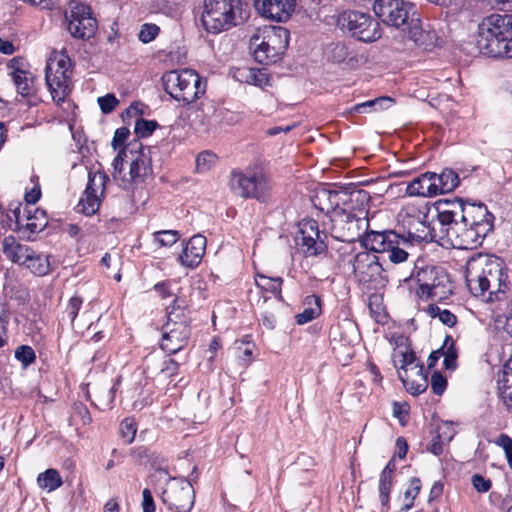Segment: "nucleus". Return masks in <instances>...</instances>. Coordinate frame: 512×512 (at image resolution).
<instances>
[{
    "mask_svg": "<svg viewBox=\"0 0 512 512\" xmlns=\"http://www.w3.org/2000/svg\"><path fill=\"white\" fill-rule=\"evenodd\" d=\"M18 63L19 61L16 58L11 60V64L9 66L12 69L11 76L18 94L22 97H29L33 94V77L30 76L28 71L16 66Z\"/></svg>",
    "mask_w": 512,
    "mask_h": 512,
    "instance_id": "obj_31",
    "label": "nucleus"
},
{
    "mask_svg": "<svg viewBox=\"0 0 512 512\" xmlns=\"http://www.w3.org/2000/svg\"><path fill=\"white\" fill-rule=\"evenodd\" d=\"M304 309L295 316L296 323L304 325L318 318L322 313V299L320 296L311 294L304 298Z\"/></svg>",
    "mask_w": 512,
    "mask_h": 512,
    "instance_id": "obj_32",
    "label": "nucleus"
},
{
    "mask_svg": "<svg viewBox=\"0 0 512 512\" xmlns=\"http://www.w3.org/2000/svg\"><path fill=\"white\" fill-rule=\"evenodd\" d=\"M443 365L447 370H455L457 368L458 352L455 341L452 336L447 335L444 339Z\"/></svg>",
    "mask_w": 512,
    "mask_h": 512,
    "instance_id": "obj_41",
    "label": "nucleus"
},
{
    "mask_svg": "<svg viewBox=\"0 0 512 512\" xmlns=\"http://www.w3.org/2000/svg\"><path fill=\"white\" fill-rule=\"evenodd\" d=\"M190 325V318L187 315V309L179 304L178 299H174L173 304L167 308V322L165 324Z\"/></svg>",
    "mask_w": 512,
    "mask_h": 512,
    "instance_id": "obj_39",
    "label": "nucleus"
},
{
    "mask_svg": "<svg viewBox=\"0 0 512 512\" xmlns=\"http://www.w3.org/2000/svg\"><path fill=\"white\" fill-rule=\"evenodd\" d=\"M373 11L385 25L402 32L419 15L415 5L404 0H375Z\"/></svg>",
    "mask_w": 512,
    "mask_h": 512,
    "instance_id": "obj_11",
    "label": "nucleus"
},
{
    "mask_svg": "<svg viewBox=\"0 0 512 512\" xmlns=\"http://www.w3.org/2000/svg\"><path fill=\"white\" fill-rule=\"evenodd\" d=\"M137 427L133 418H125L120 424V435L126 444H131L136 436Z\"/></svg>",
    "mask_w": 512,
    "mask_h": 512,
    "instance_id": "obj_49",
    "label": "nucleus"
},
{
    "mask_svg": "<svg viewBox=\"0 0 512 512\" xmlns=\"http://www.w3.org/2000/svg\"><path fill=\"white\" fill-rule=\"evenodd\" d=\"M465 280L473 296L479 297L484 296L486 293L489 294L482 265L469 263L466 268Z\"/></svg>",
    "mask_w": 512,
    "mask_h": 512,
    "instance_id": "obj_28",
    "label": "nucleus"
},
{
    "mask_svg": "<svg viewBox=\"0 0 512 512\" xmlns=\"http://www.w3.org/2000/svg\"><path fill=\"white\" fill-rule=\"evenodd\" d=\"M436 186L433 181V172L427 171L408 182L406 194L416 197H435L437 196Z\"/></svg>",
    "mask_w": 512,
    "mask_h": 512,
    "instance_id": "obj_27",
    "label": "nucleus"
},
{
    "mask_svg": "<svg viewBox=\"0 0 512 512\" xmlns=\"http://www.w3.org/2000/svg\"><path fill=\"white\" fill-rule=\"evenodd\" d=\"M406 403L393 402V416L397 418L401 425H405L408 417V408Z\"/></svg>",
    "mask_w": 512,
    "mask_h": 512,
    "instance_id": "obj_59",
    "label": "nucleus"
},
{
    "mask_svg": "<svg viewBox=\"0 0 512 512\" xmlns=\"http://www.w3.org/2000/svg\"><path fill=\"white\" fill-rule=\"evenodd\" d=\"M337 25L341 30L365 43L374 42L382 35L379 22L371 15L359 11L342 12L338 16Z\"/></svg>",
    "mask_w": 512,
    "mask_h": 512,
    "instance_id": "obj_10",
    "label": "nucleus"
},
{
    "mask_svg": "<svg viewBox=\"0 0 512 512\" xmlns=\"http://www.w3.org/2000/svg\"><path fill=\"white\" fill-rule=\"evenodd\" d=\"M230 186L244 199H255L258 202H267L272 192V182L263 172L232 171Z\"/></svg>",
    "mask_w": 512,
    "mask_h": 512,
    "instance_id": "obj_8",
    "label": "nucleus"
},
{
    "mask_svg": "<svg viewBox=\"0 0 512 512\" xmlns=\"http://www.w3.org/2000/svg\"><path fill=\"white\" fill-rule=\"evenodd\" d=\"M1 246L2 253L6 259L20 266L27 262L32 249L29 245L21 243L12 235L4 237Z\"/></svg>",
    "mask_w": 512,
    "mask_h": 512,
    "instance_id": "obj_25",
    "label": "nucleus"
},
{
    "mask_svg": "<svg viewBox=\"0 0 512 512\" xmlns=\"http://www.w3.org/2000/svg\"><path fill=\"white\" fill-rule=\"evenodd\" d=\"M368 211L364 208H351L345 210L332 221L331 235L342 242L360 241L366 249L377 253H388V259L394 264L407 261L410 250L414 248V239H423L426 235L408 236L400 235L393 230L369 231Z\"/></svg>",
    "mask_w": 512,
    "mask_h": 512,
    "instance_id": "obj_1",
    "label": "nucleus"
},
{
    "mask_svg": "<svg viewBox=\"0 0 512 512\" xmlns=\"http://www.w3.org/2000/svg\"><path fill=\"white\" fill-rule=\"evenodd\" d=\"M72 76L71 59L65 53L51 56L46 64L45 81L52 98L57 103L64 102L70 92Z\"/></svg>",
    "mask_w": 512,
    "mask_h": 512,
    "instance_id": "obj_9",
    "label": "nucleus"
},
{
    "mask_svg": "<svg viewBox=\"0 0 512 512\" xmlns=\"http://www.w3.org/2000/svg\"><path fill=\"white\" fill-rule=\"evenodd\" d=\"M499 396L505 407L512 411V390L508 386H500Z\"/></svg>",
    "mask_w": 512,
    "mask_h": 512,
    "instance_id": "obj_63",
    "label": "nucleus"
},
{
    "mask_svg": "<svg viewBox=\"0 0 512 512\" xmlns=\"http://www.w3.org/2000/svg\"><path fill=\"white\" fill-rule=\"evenodd\" d=\"M282 284L283 278L281 277H269L261 273L255 275V285L259 289L273 294L280 301L283 300L281 293Z\"/></svg>",
    "mask_w": 512,
    "mask_h": 512,
    "instance_id": "obj_36",
    "label": "nucleus"
},
{
    "mask_svg": "<svg viewBox=\"0 0 512 512\" xmlns=\"http://www.w3.org/2000/svg\"><path fill=\"white\" fill-rule=\"evenodd\" d=\"M41 197V188L38 183L34 185V187L25 193L24 199L26 204L24 207L33 206Z\"/></svg>",
    "mask_w": 512,
    "mask_h": 512,
    "instance_id": "obj_61",
    "label": "nucleus"
},
{
    "mask_svg": "<svg viewBox=\"0 0 512 512\" xmlns=\"http://www.w3.org/2000/svg\"><path fill=\"white\" fill-rule=\"evenodd\" d=\"M403 32L407 33L408 38L423 50L430 51L437 45V33L434 30L424 29L419 15L415 18L413 24H409Z\"/></svg>",
    "mask_w": 512,
    "mask_h": 512,
    "instance_id": "obj_24",
    "label": "nucleus"
},
{
    "mask_svg": "<svg viewBox=\"0 0 512 512\" xmlns=\"http://www.w3.org/2000/svg\"><path fill=\"white\" fill-rule=\"evenodd\" d=\"M439 320L446 326L452 328L456 325L457 323V317L454 313H452L450 310L448 309H443L440 317H439Z\"/></svg>",
    "mask_w": 512,
    "mask_h": 512,
    "instance_id": "obj_64",
    "label": "nucleus"
},
{
    "mask_svg": "<svg viewBox=\"0 0 512 512\" xmlns=\"http://www.w3.org/2000/svg\"><path fill=\"white\" fill-rule=\"evenodd\" d=\"M206 238L197 234L192 236L183 247L182 253L179 255V261L182 265L195 268L200 263L206 250Z\"/></svg>",
    "mask_w": 512,
    "mask_h": 512,
    "instance_id": "obj_23",
    "label": "nucleus"
},
{
    "mask_svg": "<svg viewBox=\"0 0 512 512\" xmlns=\"http://www.w3.org/2000/svg\"><path fill=\"white\" fill-rule=\"evenodd\" d=\"M437 220L440 225L441 233L453 242L454 238L450 235L454 224H459L462 219V210L466 209V203L460 198L442 199L436 203Z\"/></svg>",
    "mask_w": 512,
    "mask_h": 512,
    "instance_id": "obj_19",
    "label": "nucleus"
},
{
    "mask_svg": "<svg viewBox=\"0 0 512 512\" xmlns=\"http://www.w3.org/2000/svg\"><path fill=\"white\" fill-rule=\"evenodd\" d=\"M416 374L419 380H411L408 374H403L401 371L398 372V377L402 382L405 389L414 396L420 395L428 388V371L424 367L423 363H417L414 366Z\"/></svg>",
    "mask_w": 512,
    "mask_h": 512,
    "instance_id": "obj_29",
    "label": "nucleus"
},
{
    "mask_svg": "<svg viewBox=\"0 0 512 512\" xmlns=\"http://www.w3.org/2000/svg\"><path fill=\"white\" fill-rule=\"evenodd\" d=\"M421 490V480L418 477H412L410 479V487L405 491L404 495L406 499H414L418 496Z\"/></svg>",
    "mask_w": 512,
    "mask_h": 512,
    "instance_id": "obj_60",
    "label": "nucleus"
},
{
    "mask_svg": "<svg viewBox=\"0 0 512 512\" xmlns=\"http://www.w3.org/2000/svg\"><path fill=\"white\" fill-rule=\"evenodd\" d=\"M142 508L143 512H155V503L151 491L145 488L142 492Z\"/></svg>",
    "mask_w": 512,
    "mask_h": 512,
    "instance_id": "obj_62",
    "label": "nucleus"
},
{
    "mask_svg": "<svg viewBox=\"0 0 512 512\" xmlns=\"http://www.w3.org/2000/svg\"><path fill=\"white\" fill-rule=\"evenodd\" d=\"M386 253L362 251L354 256L352 266L355 279L369 290H377L385 286L384 268Z\"/></svg>",
    "mask_w": 512,
    "mask_h": 512,
    "instance_id": "obj_7",
    "label": "nucleus"
},
{
    "mask_svg": "<svg viewBox=\"0 0 512 512\" xmlns=\"http://www.w3.org/2000/svg\"><path fill=\"white\" fill-rule=\"evenodd\" d=\"M365 199L366 194L361 192L348 194L343 191L321 188L316 190L312 202L315 208L328 216L332 222L336 215H340L345 210L351 208V204L360 203L363 205Z\"/></svg>",
    "mask_w": 512,
    "mask_h": 512,
    "instance_id": "obj_12",
    "label": "nucleus"
},
{
    "mask_svg": "<svg viewBox=\"0 0 512 512\" xmlns=\"http://www.w3.org/2000/svg\"><path fill=\"white\" fill-rule=\"evenodd\" d=\"M130 134V131L126 127H120L116 129L113 139H112V147L113 149L117 150L120 147H122L127 140L128 136Z\"/></svg>",
    "mask_w": 512,
    "mask_h": 512,
    "instance_id": "obj_58",
    "label": "nucleus"
},
{
    "mask_svg": "<svg viewBox=\"0 0 512 512\" xmlns=\"http://www.w3.org/2000/svg\"><path fill=\"white\" fill-rule=\"evenodd\" d=\"M161 500L173 512H190L195 493L190 480L170 478L161 492Z\"/></svg>",
    "mask_w": 512,
    "mask_h": 512,
    "instance_id": "obj_14",
    "label": "nucleus"
},
{
    "mask_svg": "<svg viewBox=\"0 0 512 512\" xmlns=\"http://www.w3.org/2000/svg\"><path fill=\"white\" fill-rule=\"evenodd\" d=\"M107 180L105 174L89 173L86 189L78 203V207L84 215L91 216L99 210L100 196L104 193Z\"/></svg>",
    "mask_w": 512,
    "mask_h": 512,
    "instance_id": "obj_20",
    "label": "nucleus"
},
{
    "mask_svg": "<svg viewBox=\"0 0 512 512\" xmlns=\"http://www.w3.org/2000/svg\"><path fill=\"white\" fill-rule=\"evenodd\" d=\"M154 242L159 247H171L180 239V233L177 230H161L152 234Z\"/></svg>",
    "mask_w": 512,
    "mask_h": 512,
    "instance_id": "obj_44",
    "label": "nucleus"
},
{
    "mask_svg": "<svg viewBox=\"0 0 512 512\" xmlns=\"http://www.w3.org/2000/svg\"><path fill=\"white\" fill-rule=\"evenodd\" d=\"M130 165L127 176L122 178V186L129 188L133 184H141L152 175V161L143 148L141 142L134 141L129 144Z\"/></svg>",
    "mask_w": 512,
    "mask_h": 512,
    "instance_id": "obj_16",
    "label": "nucleus"
},
{
    "mask_svg": "<svg viewBox=\"0 0 512 512\" xmlns=\"http://www.w3.org/2000/svg\"><path fill=\"white\" fill-rule=\"evenodd\" d=\"M14 358L20 362L23 369H27L36 362V353L29 345H19L14 351Z\"/></svg>",
    "mask_w": 512,
    "mask_h": 512,
    "instance_id": "obj_43",
    "label": "nucleus"
},
{
    "mask_svg": "<svg viewBox=\"0 0 512 512\" xmlns=\"http://www.w3.org/2000/svg\"><path fill=\"white\" fill-rule=\"evenodd\" d=\"M9 313L5 309L0 310V348L8 343Z\"/></svg>",
    "mask_w": 512,
    "mask_h": 512,
    "instance_id": "obj_56",
    "label": "nucleus"
},
{
    "mask_svg": "<svg viewBox=\"0 0 512 512\" xmlns=\"http://www.w3.org/2000/svg\"><path fill=\"white\" fill-rule=\"evenodd\" d=\"M327 59L333 63L357 62L356 55L352 53L347 44L344 42L332 43L327 48Z\"/></svg>",
    "mask_w": 512,
    "mask_h": 512,
    "instance_id": "obj_35",
    "label": "nucleus"
},
{
    "mask_svg": "<svg viewBox=\"0 0 512 512\" xmlns=\"http://www.w3.org/2000/svg\"><path fill=\"white\" fill-rule=\"evenodd\" d=\"M266 40V46L274 50L281 57L287 50L290 39V32L287 28L281 26L264 27L260 30Z\"/></svg>",
    "mask_w": 512,
    "mask_h": 512,
    "instance_id": "obj_26",
    "label": "nucleus"
},
{
    "mask_svg": "<svg viewBox=\"0 0 512 512\" xmlns=\"http://www.w3.org/2000/svg\"><path fill=\"white\" fill-rule=\"evenodd\" d=\"M248 17V3L244 0H204L201 23L208 33L219 34Z\"/></svg>",
    "mask_w": 512,
    "mask_h": 512,
    "instance_id": "obj_4",
    "label": "nucleus"
},
{
    "mask_svg": "<svg viewBox=\"0 0 512 512\" xmlns=\"http://www.w3.org/2000/svg\"><path fill=\"white\" fill-rule=\"evenodd\" d=\"M261 16L278 23L288 21L296 7V0H255Z\"/></svg>",
    "mask_w": 512,
    "mask_h": 512,
    "instance_id": "obj_21",
    "label": "nucleus"
},
{
    "mask_svg": "<svg viewBox=\"0 0 512 512\" xmlns=\"http://www.w3.org/2000/svg\"><path fill=\"white\" fill-rule=\"evenodd\" d=\"M82 304L83 298L78 295H74L69 299L66 307V313L72 323L75 321Z\"/></svg>",
    "mask_w": 512,
    "mask_h": 512,
    "instance_id": "obj_55",
    "label": "nucleus"
},
{
    "mask_svg": "<svg viewBox=\"0 0 512 512\" xmlns=\"http://www.w3.org/2000/svg\"><path fill=\"white\" fill-rule=\"evenodd\" d=\"M471 483L473 488L478 493H486L488 492L492 487V482L490 479L485 478L481 474H474L471 477Z\"/></svg>",
    "mask_w": 512,
    "mask_h": 512,
    "instance_id": "obj_54",
    "label": "nucleus"
},
{
    "mask_svg": "<svg viewBox=\"0 0 512 512\" xmlns=\"http://www.w3.org/2000/svg\"><path fill=\"white\" fill-rule=\"evenodd\" d=\"M454 433L450 432L449 434H446L445 432L440 433L438 432L436 437L433 439L432 443L429 445L428 450L436 455L439 456L443 453V442L444 441H451L453 438Z\"/></svg>",
    "mask_w": 512,
    "mask_h": 512,
    "instance_id": "obj_51",
    "label": "nucleus"
},
{
    "mask_svg": "<svg viewBox=\"0 0 512 512\" xmlns=\"http://www.w3.org/2000/svg\"><path fill=\"white\" fill-rule=\"evenodd\" d=\"M296 243L306 257L319 256L327 252V235L319 230V224L314 219H302L298 223Z\"/></svg>",
    "mask_w": 512,
    "mask_h": 512,
    "instance_id": "obj_15",
    "label": "nucleus"
},
{
    "mask_svg": "<svg viewBox=\"0 0 512 512\" xmlns=\"http://www.w3.org/2000/svg\"><path fill=\"white\" fill-rule=\"evenodd\" d=\"M411 278L418 284L417 294L422 298L442 301L453 293V286L446 271L437 266L427 265L415 268Z\"/></svg>",
    "mask_w": 512,
    "mask_h": 512,
    "instance_id": "obj_6",
    "label": "nucleus"
},
{
    "mask_svg": "<svg viewBox=\"0 0 512 512\" xmlns=\"http://www.w3.org/2000/svg\"><path fill=\"white\" fill-rule=\"evenodd\" d=\"M392 485L393 476L381 473L379 478V497L382 506H388L389 504Z\"/></svg>",
    "mask_w": 512,
    "mask_h": 512,
    "instance_id": "obj_47",
    "label": "nucleus"
},
{
    "mask_svg": "<svg viewBox=\"0 0 512 512\" xmlns=\"http://www.w3.org/2000/svg\"><path fill=\"white\" fill-rule=\"evenodd\" d=\"M164 90L176 101L190 104L205 94L206 78L195 70L184 68L170 70L163 74Z\"/></svg>",
    "mask_w": 512,
    "mask_h": 512,
    "instance_id": "obj_5",
    "label": "nucleus"
},
{
    "mask_svg": "<svg viewBox=\"0 0 512 512\" xmlns=\"http://www.w3.org/2000/svg\"><path fill=\"white\" fill-rule=\"evenodd\" d=\"M494 215L484 203H466L462 219L454 224L450 235L452 245L458 249H475L494 228Z\"/></svg>",
    "mask_w": 512,
    "mask_h": 512,
    "instance_id": "obj_2",
    "label": "nucleus"
},
{
    "mask_svg": "<svg viewBox=\"0 0 512 512\" xmlns=\"http://www.w3.org/2000/svg\"><path fill=\"white\" fill-rule=\"evenodd\" d=\"M240 81L263 88L269 85V75L266 68L245 67L238 70Z\"/></svg>",
    "mask_w": 512,
    "mask_h": 512,
    "instance_id": "obj_34",
    "label": "nucleus"
},
{
    "mask_svg": "<svg viewBox=\"0 0 512 512\" xmlns=\"http://www.w3.org/2000/svg\"><path fill=\"white\" fill-rule=\"evenodd\" d=\"M13 214L15 216L16 230L26 239L43 231L48 225V216L45 210L27 206H18Z\"/></svg>",
    "mask_w": 512,
    "mask_h": 512,
    "instance_id": "obj_17",
    "label": "nucleus"
},
{
    "mask_svg": "<svg viewBox=\"0 0 512 512\" xmlns=\"http://www.w3.org/2000/svg\"><path fill=\"white\" fill-rule=\"evenodd\" d=\"M217 160L218 158L215 153L207 150L202 151L196 157V172L205 173L209 171L216 164Z\"/></svg>",
    "mask_w": 512,
    "mask_h": 512,
    "instance_id": "obj_46",
    "label": "nucleus"
},
{
    "mask_svg": "<svg viewBox=\"0 0 512 512\" xmlns=\"http://www.w3.org/2000/svg\"><path fill=\"white\" fill-rule=\"evenodd\" d=\"M27 269H29L33 274L37 276H44L50 272V263L48 256L44 254L36 253L33 248L31 249V253L27 259V262L24 265Z\"/></svg>",
    "mask_w": 512,
    "mask_h": 512,
    "instance_id": "obj_37",
    "label": "nucleus"
},
{
    "mask_svg": "<svg viewBox=\"0 0 512 512\" xmlns=\"http://www.w3.org/2000/svg\"><path fill=\"white\" fill-rule=\"evenodd\" d=\"M476 46L491 58H512V14L493 13L478 25Z\"/></svg>",
    "mask_w": 512,
    "mask_h": 512,
    "instance_id": "obj_3",
    "label": "nucleus"
},
{
    "mask_svg": "<svg viewBox=\"0 0 512 512\" xmlns=\"http://www.w3.org/2000/svg\"><path fill=\"white\" fill-rule=\"evenodd\" d=\"M37 484L41 489L51 492L60 488L63 481L56 469L49 468L38 475Z\"/></svg>",
    "mask_w": 512,
    "mask_h": 512,
    "instance_id": "obj_38",
    "label": "nucleus"
},
{
    "mask_svg": "<svg viewBox=\"0 0 512 512\" xmlns=\"http://www.w3.org/2000/svg\"><path fill=\"white\" fill-rule=\"evenodd\" d=\"M392 99L389 97H379L373 100H368L362 103L355 104L349 109V113L361 114L369 111H377L384 108V104L391 103Z\"/></svg>",
    "mask_w": 512,
    "mask_h": 512,
    "instance_id": "obj_42",
    "label": "nucleus"
},
{
    "mask_svg": "<svg viewBox=\"0 0 512 512\" xmlns=\"http://www.w3.org/2000/svg\"><path fill=\"white\" fill-rule=\"evenodd\" d=\"M482 266L489 291L487 301H502L509 286L503 261L499 258L487 259Z\"/></svg>",
    "mask_w": 512,
    "mask_h": 512,
    "instance_id": "obj_18",
    "label": "nucleus"
},
{
    "mask_svg": "<svg viewBox=\"0 0 512 512\" xmlns=\"http://www.w3.org/2000/svg\"><path fill=\"white\" fill-rule=\"evenodd\" d=\"M433 181L435 182L437 195L453 191L460 183L458 174L449 168L442 170L440 174L433 172Z\"/></svg>",
    "mask_w": 512,
    "mask_h": 512,
    "instance_id": "obj_33",
    "label": "nucleus"
},
{
    "mask_svg": "<svg viewBox=\"0 0 512 512\" xmlns=\"http://www.w3.org/2000/svg\"><path fill=\"white\" fill-rule=\"evenodd\" d=\"M264 42H266V40H264V36L260 30L251 37L250 46L253 49L255 60L264 65L277 62L280 57L274 50H271L269 46H266Z\"/></svg>",
    "mask_w": 512,
    "mask_h": 512,
    "instance_id": "obj_30",
    "label": "nucleus"
},
{
    "mask_svg": "<svg viewBox=\"0 0 512 512\" xmlns=\"http://www.w3.org/2000/svg\"><path fill=\"white\" fill-rule=\"evenodd\" d=\"M159 32L160 28L156 24L145 23L141 26L138 37L142 43L147 44L153 41L158 36Z\"/></svg>",
    "mask_w": 512,
    "mask_h": 512,
    "instance_id": "obj_50",
    "label": "nucleus"
},
{
    "mask_svg": "<svg viewBox=\"0 0 512 512\" xmlns=\"http://www.w3.org/2000/svg\"><path fill=\"white\" fill-rule=\"evenodd\" d=\"M407 339L401 338L400 343H397V348H401L404 346V349H400L398 352H396L401 357V365L398 368V371H401L403 374H407L408 367L411 365H415L417 363H421L415 354V352L412 350V348L406 344Z\"/></svg>",
    "mask_w": 512,
    "mask_h": 512,
    "instance_id": "obj_40",
    "label": "nucleus"
},
{
    "mask_svg": "<svg viewBox=\"0 0 512 512\" xmlns=\"http://www.w3.org/2000/svg\"><path fill=\"white\" fill-rule=\"evenodd\" d=\"M190 335V325L182 323L178 325L164 324L160 344L161 349L169 354H176L187 345Z\"/></svg>",
    "mask_w": 512,
    "mask_h": 512,
    "instance_id": "obj_22",
    "label": "nucleus"
},
{
    "mask_svg": "<svg viewBox=\"0 0 512 512\" xmlns=\"http://www.w3.org/2000/svg\"><path fill=\"white\" fill-rule=\"evenodd\" d=\"M99 107L104 114H109L114 111L119 104V100L114 94H106L98 98Z\"/></svg>",
    "mask_w": 512,
    "mask_h": 512,
    "instance_id": "obj_53",
    "label": "nucleus"
},
{
    "mask_svg": "<svg viewBox=\"0 0 512 512\" xmlns=\"http://www.w3.org/2000/svg\"><path fill=\"white\" fill-rule=\"evenodd\" d=\"M496 443L503 448L508 466L512 470V438L506 434H501Z\"/></svg>",
    "mask_w": 512,
    "mask_h": 512,
    "instance_id": "obj_57",
    "label": "nucleus"
},
{
    "mask_svg": "<svg viewBox=\"0 0 512 512\" xmlns=\"http://www.w3.org/2000/svg\"><path fill=\"white\" fill-rule=\"evenodd\" d=\"M69 11L65 12L67 30L75 39L89 40L94 37L98 22L91 7L77 1H70Z\"/></svg>",
    "mask_w": 512,
    "mask_h": 512,
    "instance_id": "obj_13",
    "label": "nucleus"
},
{
    "mask_svg": "<svg viewBox=\"0 0 512 512\" xmlns=\"http://www.w3.org/2000/svg\"><path fill=\"white\" fill-rule=\"evenodd\" d=\"M430 384L433 393L441 396L447 388V379L439 371H434L431 376Z\"/></svg>",
    "mask_w": 512,
    "mask_h": 512,
    "instance_id": "obj_52",
    "label": "nucleus"
},
{
    "mask_svg": "<svg viewBox=\"0 0 512 512\" xmlns=\"http://www.w3.org/2000/svg\"><path fill=\"white\" fill-rule=\"evenodd\" d=\"M158 126L155 120L140 118L135 122L134 132L139 138H146L152 135Z\"/></svg>",
    "mask_w": 512,
    "mask_h": 512,
    "instance_id": "obj_48",
    "label": "nucleus"
},
{
    "mask_svg": "<svg viewBox=\"0 0 512 512\" xmlns=\"http://www.w3.org/2000/svg\"><path fill=\"white\" fill-rule=\"evenodd\" d=\"M130 158L129 154V146L124 147L119 150L117 156L114 158L112 162L113 172L112 175L115 180H120L122 182L123 176H127L123 173L124 170V162L128 161Z\"/></svg>",
    "mask_w": 512,
    "mask_h": 512,
    "instance_id": "obj_45",
    "label": "nucleus"
}]
</instances>
